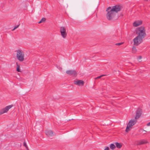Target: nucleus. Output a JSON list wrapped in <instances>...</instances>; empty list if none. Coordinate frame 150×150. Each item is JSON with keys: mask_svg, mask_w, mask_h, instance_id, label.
I'll return each instance as SVG.
<instances>
[{"mask_svg": "<svg viewBox=\"0 0 150 150\" xmlns=\"http://www.w3.org/2000/svg\"><path fill=\"white\" fill-rule=\"evenodd\" d=\"M45 133L46 135L48 137H52L54 135L53 132L50 130L46 131Z\"/></svg>", "mask_w": 150, "mask_h": 150, "instance_id": "obj_11", "label": "nucleus"}, {"mask_svg": "<svg viewBox=\"0 0 150 150\" xmlns=\"http://www.w3.org/2000/svg\"><path fill=\"white\" fill-rule=\"evenodd\" d=\"M141 131H142L141 132L142 133H143L144 132H146V131L143 130L142 129H141L140 130V132H141Z\"/></svg>", "mask_w": 150, "mask_h": 150, "instance_id": "obj_22", "label": "nucleus"}, {"mask_svg": "<svg viewBox=\"0 0 150 150\" xmlns=\"http://www.w3.org/2000/svg\"><path fill=\"white\" fill-rule=\"evenodd\" d=\"M19 25H18L17 26H15L14 28L12 30V31H13L15 29H16V28H18V26H19Z\"/></svg>", "mask_w": 150, "mask_h": 150, "instance_id": "obj_20", "label": "nucleus"}, {"mask_svg": "<svg viewBox=\"0 0 150 150\" xmlns=\"http://www.w3.org/2000/svg\"><path fill=\"white\" fill-rule=\"evenodd\" d=\"M12 106V105H9L2 109L0 110V115L7 112Z\"/></svg>", "mask_w": 150, "mask_h": 150, "instance_id": "obj_6", "label": "nucleus"}, {"mask_svg": "<svg viewBox=\"0 0 150 150\" xmlns=\"http://www.w3.org/2000/svg\"><path fill=\"white\" fill-rule=\"evenodd\" d=\"M23 146H24L25 147L26 149L27 150H29L28 149V147L26 144V142H24L23 143Z\"/></svg>", "mask_w": 150, "mask_h": 150, "instance_id": "obj_18", "label": "nucleus"}, {"mask_svg": "<svg viewBox=\"0 0 150 150\" xmlns=\"http://www.w3.org/2000/svg\"><path fill=\"white\" fill-rule=\"evenodd\" d=\"M144 134H145V132H144Z\"/></svg>", "mask_w": 150, "mask_h": 150, "instance_id": "obj_28", "label": "nucleus"}, {"mask_svg": "<svg viewBox=\"0 0 150 150\" xmlns=\"http://www.w3.org/2000/svg\"><path fill=\"white\" fill-rule=\"evenodd\" d=\"M46 18H43L41 20L38 22L39 23H41L43 22H44L46 20Z\"/></svg>", "mask_w": 150, "mask_h": 150, "instance_id": "obj_17", "label": "nucleus"}, {"mask_svg": "<svg viewBox=\"0 0 150 150\" xmlns=\"http://www.w3.org/2000/svg\"><path fill=\"white\" fill-rule=\"evenodd\" d=\"M57 67V68L58 69H59V70H61V69H62V68H61V67Z\"/></svg>", "mask_w": 150, "mask_h": 150, "instance_id": "obj_24", "label": "nucleus"}, {"mask_svg": "<svg viewBox=\"0 0 150 150\" xmlns=\"http://www.w3.org/2000/svg\"><path fill=\"white\" fill-rule=\"evenodd\" d=\"M144 134H145V132H144Z\"/></svg>", "mask_w": 150, "mask_h": 150, "instance_id": "obj_27", "label": "nucleus"}, {"mask_svg": "<svg viewBox=\"0 0 150 150\" xmlns=\"http://www.w3.org/2000/svg\"><path fill=\"white\" fill-rule=\"evenodd\" d=\"M110 148L112 149H114L115 148V146L114 144H111L110 145Z\"/></svg>", "mask_w": 150, "mask_h": 150, "instance_id": "obj_14", "label": "nucleus"}, {"mask_svg": "<svg viewBox=\"0 0 150 150\" xmlns=\"http://www.w3.org/2000/svg\"><path fill=\"white\" fill-rule=\"evenodd\" d=\"M123 44V42H120L116 44L115 45L117 46H120Z\"/></svg>", "mask_w": 150, "mask_h": 150, "instance_id": "obj_19", "label": "nucleus"}, {"mask_svg": "<svg viewBox=\"0 0 150 150\" xmlns=\"http://www.w3.org/2000/svg\"><path fill=\"white\" fill-rule=\"evenodd\" d=\"M66 73L69 75L74 76H75L77 75V73L76 71L74 70H67L66 71Z\"/></svg>", "mask_w": 150, "mask_h": 150, "instance_id": "obj_7", "label": "nucleus"}, {"mask_svg": "<svg viewBox=\"0 0 150 150\" xmlns=\"http://www.w3.org/2000/svg\"><path fill=\"white\" fill-rule=\"evenodd\" d=\"M137 36L133 40L134 45L137 46L143 41V39L146 36L145 28L143 26L137 28L136 30Z\"/></svg>", "mask_w": 150, "mask_h": 150, "instance_id": "obj_1", "label": "nucleus"}, {"mask_svg": "<svg viewBox=\"0 0 150 150\" xmlns=\"http://www.w3.org/2000/svg\"><path fill=\"white\" fill-rule=\"evenodd\" d=\"M60 32L62 37L64 38H65L67 35L66 28L64 27H61L60 28Z\"/></svg>", "mask_w": 150, "mask_h": 150, "instance_id": "obj_5", "label": "nucleus"}, {"mask_svg": "<svg viewBox=\"0 0 150 150\" xmlns=\"http://www.w3.org/2000/svg\"><path fill=\"white\" fill-rule=\"evenodd\" d=\"M109 148L108 147H106L104 150H109Z\"/></svg>", "mask_w": 150, "mask_h": 150, "instance_id": "obj_23", "label": "nucleus"}, {"mask_svg": "<svg viewBox=\"0 0 150 150\" xmlns=\"http://www.w3.org/2000/svg\"><path fill=\"white\" fill-rule=\"evenodd\" d=\"M147 126H150V122L149 123H148L147 124Z\"/></svg>", "mask_w": 150, "mask_h": 150, "instance_id": "obj_25", "label": "nucleus"}, {"mask_svg": "<svg viewBox=\"0 0 150 150\" xmlns=\"http://www.w3.org/2000/svg\"><path fill=\"white\" fill-rule=\"evenodd\" d=\"M148 143V142L145 139H142L137 142V145H141Z\"/></svg>", "mask_w": 150, "mask_h": 150, "instance_id": "obj_10", "label": "nucleus"}, {"mask_svg": "<svg viewBox=\"0 0 150 150\" xmlns=\"http://www.w3.org/2000/svg\"><path fill=\"white\" fill-rule=\"evenodd\" d=\"M16 52V57L17 59L20 62L23 61L24 59V54L23 52L20 50H17Z\"/></svg>", "mask_w": 150, "mask_h": 150, "instance_id": "obj_3", "label": "nucleus"}, {"mask_svg": "<svg viewBox=\"0 0 150 150\" xmlns=\"http://www.w3.org/2000/svg\"><path fill=\"white\" fill-rule=\"evenodd\" d=\"M137 122V121L136 119L131 120H130L127 125L126 129V132H128L130 130L129 128L134 125Z\"/></svg>", "mask_w": 150, "mask_h": 150, "instance_id": "obj_4", "label": "nucleus"}, {"mask_svg": "<svg viewBox=\"0 0 150 150\" xmlns=\"http://www.w3.org/2000/svg\"><path fill=\"white\" fill-rule=\"evenodd\" d=\"M105 75H100L99 76H98V77H97V78H96V79H100V78L101 77H102L103 76H105Z\"/></svg>", "mask_w": 150, "mask_h": 150, "instance_id": "obj_21", "label": "nucleus"}, {"mask_svg": "<svg viewBox=\"0 0 150 150\" xmlns=\"http://www.w3.org/2000/svg\"><path fill=\"white\" fill-rule=\"evenodd\" d=\"M120 10V7L119 6L116 5L112 7V8L110 7H108L106 10L107 11L106 14V17L109 20H112L115 19V15Z\"/></svg>", "mask_w": 150, "mask_h": 150, "instance_id": "obj_2", "label": "nucleus"}, {"mask_svg": "<svg viewBox=\"0 0 150 150\" xmlns=\"http://www.w3.org/2000/svg\"><path fill=\"white\" fill-rule=\"evenodd\" d=\"M142 57H141V56H140L139 57V58H139V59H142Z\"/></svg>", "mask_w": 150, "mask_h": 150, "instance_id": "obj_26", "label": "nucleus"}, {"mask_svg": "<svg viewBox=\"0 0 150 150\" xmlns=\"http://www.w3.org/2000/svg\"><path fill=\"white\" fill-rule=\"evenodd\" d=\"M74 83L79 86H82L83 85L84 82L82 80H77L74 81Z\"/></svg>", "mask_w": 150, "mask_h": 150, "instance_id": "obj_8", "label": "nucleus"}, {"mask_svg": "<svg viewBox=\"0 0 150 150\" xmlns=\"http://www.w3.org/2000/svg\"><path fill=\"white\" fill-rule=\"evenodd\" d=\"M115 144L116 146V147L118 148H120L122 147V145L120 144V143H118L117 142L115 143Z\"/></svg>", "mask_w": 150, "mask_h": 150, "instance_id": "obj_13", "label": "nucleus"}, {"mask_svg": "<svg viewBox=\"0 0 150 150\" xmlns=\"http://www.w3.org/2000/svg\"><path fill=\"white\" fill-rule=\"evenodd\" d=\"M142 23V21H136L133 23V25L134 27H137L141 24Z\"/></svg>", "mask_w": 150, "mask_h": 150, "instance_id": "obj_12", "label": "nucleus"}, {"mask_svg": "<svg viewBox=\"0 0 150 150\" xmlns=\"http://www.w3.org/2000/svg\"><path fill=\"white\" fill-rule=\"evenodd\" d=\"M17 68L16 69V70L17 71L19 72H21V71L20 68V66L19 65H18L17 63H16Z\"/></svg>", "mask_w": 150, "mask_h": 150, "instance_id": "obj_16", "label": "nucleus"}, {"mask_svg": "<svg viewBox=\"0 0 150 150\" xmlns=\"http://www.w3.org/2000/svg\"><path fill=\"white\" fill-rule=\"evenodd\" d=\"M137 52V49L136 47L133 46L132 49V52L133 53H135Z\"/></svg>", "mask_w": 150, "mask_h": 150, "instance_id": "obj_15", "label": "nucleus"}, {"mask_svg": "<svg viewBox=\"0 0 150 150\" xmlns=\"http://www.w3.org/2000/svg\"><path fill=\"white\" fill-rule=\"evenodd\" d=\"M142 110L140 109H138L136 111V114L135 117V119L137 120L141 116L142 114Z\"/></svg>", "mask_w": 150, "mask_h": 150, "instance_id": "obj_9", "label": "nucleus"}]
</instances>
